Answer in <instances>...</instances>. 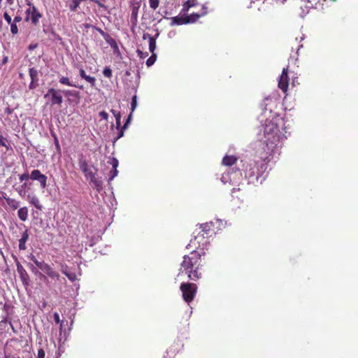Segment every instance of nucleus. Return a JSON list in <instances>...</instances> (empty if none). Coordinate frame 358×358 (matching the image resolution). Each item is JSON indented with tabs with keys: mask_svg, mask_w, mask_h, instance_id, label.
<instances>
[{
	"mask_svg": "<svg viewBox=\"0 0 358 358\" xmlns=\"http://www.w3.org/2000/svg\"><path fill=\"white\" fill-rule=\"evenodd\" d=\"M204 252L193 250L189 255L183 257L180 264V273H185L192 280H197L201 278V268L203 265L201 256Z\"/></svg>",
	"mask_w": 358,
	"mask_h": 358,
	"instance_id": "obj_1",
	"label": "nucleus"
},
{
	"mask_svg": "<svg viewBox=\"0 0 358 358\" xmlns=\"http://www.w3.org/2000/svg\"><path fill=\"white\" fill-rule=\"evenodd\" d=\"M264 153L261 155V158L265 160L272 155L280 143V131L278 124L271 120H266L264 127Z\"/></svg>",
	"mask_w": 358,
	"mask_h": 358,
	"instance_id": "obj_2",
	"label": "nucleus"
},
{
	"mask_svg": "<svg viewBox=\"0 0 358 358\" xmlns=\"http://www.w3.org/2000/svg\"><path fill=\"white\" fill-rule=\"evenodd\" d=\"M208 13V8L204 5L201 6V8L198 12H192L188 15L185 16H176L173 18V21L174 23L181 25L183 24H189V23H194L196 22L201 17L205 16Z\"/></svg>",
	"mask_w": 358,
	"mask_h": 358,
	"instance_id": "obj_3",
	"label": "nucleus"
},
{
	"mask_svg": "<svg viewBox=\"0 0 358 358\" xmlns=\"http://www.w3.org/2000/svg\"><path fill=\"white\" fill-rule=\"evenodd\" d=\"M180 290L182 292L183 300L187 303H191L197 292V285L192 282H182L180 284Z\"/></svg>",
	"mask_w": 358,
	"mask_h": 358,
	"instance_id": "obj_4",
	"label": "nucleus"
},
{
	"mask_svg": "<svg viewBox=\"0 0 358 358\" xmlns=\"http://www.w3.org/2000/svg\"><path fill=\"white\" fill-rule=\"evenodd\" d=\"M199 231L198 232L197 236H194V241L191 240L190 243L187 245V248H189L191 247V244L194 243V241H196L197 239H199L200 237L206 238L210 236L211 233L214 231V226L212 222H206L202 224H200L199 226Z\"/></svg>",
	"mask_w": 358,
	"mask_h": 358,
	"instance_id": "obj_5",
	"label": "nucleus"
},
{
	"mask_svg": "<svg viewBox=\"0 0 358 358\" xmlns=\"http://www.w3.org/2000/svg\"><path fill=\"white\" fill-rule=\"evenodd\" d=\"M243 167L244 168L243 170L245 171V177H258V176L260 175V169L259 166H257V162L255 161L250 163L244 162Z\"/></svg>",
	"mask_w": 358,
	"mask_h": 358,
	"instance_id": "obj_6",
	"label": "nucleus"
},
{
	"mask_svg": "<svg viewBox=\"0 0 358 358\" xmlns=\"http://www.w3.org/2000/svg\"><path fill=\"white\" fill-rule=\"evenodd\" d=\"M48 96H50L51 105H58L59 106H62L63 102V97L59 90H55L54 88H50L47 94H45L44 96L45 98H47Z\"/></svg>",
	"mask_w": 358,
	"mask_h": 358,
	"instance_id": "obj_7",
	"label": "nucleus"
},
{
	"mask_svg": "<svg viewBox=\"0 0 358 358\" xmlns=\"http://www.w3.org/2000/svg\"><path fill=\"white\" fill-rule=\"evenodd\" d=\"M289 83V71L288 67L284 68L282 69L281 76L278 80V87L283 92V93L287 94L288 90V86Z\"/></svg>",
	"mask_w": 358,
	"mask_h": 358,
	"instance_id": "obj_8",
	"label": "nucleus"
},
{
	"mask_svg": "<svg viewBox=\"0 0 358 358\" xmlns=\"http://www.w3.org/2000/svg\"><path fill=\"white\" fill-rule=\"evenodd\" d=\"M27 17L26 20L29 21L30 20L31 23L37 26L39 23V20L41 18L42 15L41 13L36 9L35 6H32L31 8H29L27 10Z\"/></svg>",
	"mask_w": 358,
	"mask_h": 358,
	"instance_id": "obj_9",
	"label": "nucleus"
},
{
	"mask_svg": "<svg viewBox=\"0 0 358 358\" xmlns=\"http://www.w3.org/2000/svg\"><path fill=\"white\" fill-rule=\"evenodd\" d=\"M30 178L33 180L38 181L41 188L45 189L47 187L48 178L45 175L43 174L39 170H33L30 174Z\"/></svg>",
	"mask_w": 358,
	"mask_h": 358,
	"instance_id": "obj_10",
	"label": "nucleus"
},
{
	"mask_svg": "<svg viewBox=\"0 0 358 358\" xmlns=\"http://www.w3.org/2000/svg\"><path fill=\"white\" fill-rule=\"evenodd\" d=\"M29 77L31 78V83L29 84V88L30 90H34L38 85V81H39L38 71L34 67L29 68Z\"/></svg>",
	"mask_w": 358,
	"mask_h": 358,
	"instance_id": "obj_11",
	"label": "nucleus"
},
{
	"mask_svg": "<svg viewBox=\"0 0 358 358\" xmlns=\"http://www.w3.org/2000/svg\"><path fill=\"white\" fill-rule=\"evenodd\" d=\"M17 266V271L19 273L20 278L22 282V284L27 287L29 285V276L26 271V270L24 268V267L22 266V264L17 262L16 264Z\"/></svg>",
	"mask_w": 358,
	"mask_h": 358,
	"instance_id": "obj_12",
	"label": "nucleus"
},
{
	"mask_svg": "<svg viewBox=\"0 0 358 358\" xmlns=\"http://www.w3.org/2000/svg\"><path fill=\"white\" fill-rule=\"evenodd\" d=\"M63 93L66 97H67L68 101L71 102L73 101H76V103H78L80 96V92L76 90H64Z\"/></svg>",
	"mask_w": 358,
	"mask_h": 358,
	"instance_id": "obj_13",
	"label": "nucleus"
},
{
	"mask_svg": "<svg viewBox=\"0 0 358 358\" xmlns=\"http://www.w3.org/2000/svg\"><path fill=\"white\" fill-rule=\"evenodd\" d=\"M79 75L83 79L89 83L92 87L95 86L96 81V78L94 77L87 75L85 71L82 66L79 68Z\"/></svg>",
	"mask_w": 358,
	"mask_h": 358,
	"instance_id": "obj_14",
	"label": "nucleus"
},
{
	"mask_svg": "<svg viewBox=\"0 0 358 358\" xmlns=\"http://www.w3.org/2000/svg\"><path fill=\"white\" fill-rule=\"evenodd\" d=\"M44 273H46L48 276L53 280H59L60 275L57 271H56L52 267H51L49 264H48L45 268L43 271Z\"/></svg>",
	"mask_w": 358,
	"mask_h": 358,
	"instance_id": "obj_15",
	"label": "nucleus"
},
{
	"mask_svg": "<svg viewBox=\"0 0 358 358\" xmlns=\"http://www.w3.org/2000/svg\"><path fill=\"white\" fill-rule=\"evenodd\" d=\"M238 158L234 155H225L222 159V164L231 166L237 162Z\"/></svg>",
	"mask_w": 358,
	"mask_h": 358,
	"instance_id": "obj_16",
	"label": "nucleus"
},
{
	"mask_svg": "<svg viewBox=\"0 0 358 358\" xmlns=\"http://www.w3.org/2000/svg\"><path fill=\"white\" fill-rule=\"evenodd\" d=\"M143 39L148 38L149 40V50L152 53H154V51L156 48V40L150 34L145 33L143 36Z\"/></svg>",
	"mask_w": 358,
	"mask_h": 358,
	"instance_id": "obj_17",
	"label": "nucleus"
},
{
	"mask_svg": "<svg viewBox=\"0 0 358 358\" xmlns=\"http://www.w3.org/2000/svg\"><path fill=\"white\" fill-rule=\"evenodd\" d=\"M59 83L62 85H64L69 87H74L79 88L80 90H83V85H77L72 83L68 77L62 76L59 78Z\"/></svg>",
	"mask_w": 358,
	"mask_h": 358,
	"instance_id": "obj_18",
	"label": "nucleus"
},
{
	"mask_svg": "<svg viewBox=\"0 0 358 358\" xmlns=\"http://www.w3.org/2000/svg\"><path fill=\"white\" fill-rule=\"evenodd\" d=\"M29 238V234L27 232V230H25L22 235L21 238L19 240V249L24 250H26V242L27 241Z\"/></svg>",
	"mask_w": 358,
	"mask_h": 358,
	"instance_id": "obj_19",
	"label": "nucleus"
},
{
	"mask_svg": "<svg viewBox=\"0 0 358 358\" xmlns=\"http://www.w3.org/2000/svg\"><path fill=\"white\" fill-rule=\"evenodd\" d=\"M4 199L6 200V203L13 210H16L20 207V201H17L16 199L10 197H4Z\"/></svg>",
	"mask_w": 358,
	"mask_h": 358,
	"instance_id": "obj_20",
	"label": "nucleus"
},
{
	"mask_svg": "<svg viewBox=\"0 0 358 358\" xmlns=\"http://www.w3.org/2000/svg\"><path fill=\"white\" fill-rule=\"evenodd\" d=\"M27 199H28L29 203L31 204H32L33 206H34V207L36 208H37L38 210H41L42 206L40 203L38 198L36 195H34V196L29 195Z\"/></svg>",
	"mask_w": 358,
	"mask_h": 358,
	"instance_id": "obj_21",
	"label": "nucleus"
},
{
	"mask_svg": "<svg viewBox=\"0 0 358 358\" xmlns=\"http://www.w3.org/2000/svg\"><path fill=\"white\" fill-rule=\"evenodd\" d=\"M198 5V3L195 0H187L182 5V11L185 13L189 10V9L192 7H195Z\"/></svg>",
	"mask_w": 358,
	"mask_h": 358,
	"instance_id": "obj_22",
	"label": "nucleus"
},
{
	"mask_svg": "<svg viewBox=\"0 0 358 358\" xmlns=\"http://www.w3.org/2000/svg\"><path fill=\"white\" fill-rule=\"evenodd\" d=\"M17 215L20 220L26 221L28 218V209L27 207L20 208L17 211Z\"/></svg>",
	"mask_w": 358,
	"mask_h": 358,
	"instance_id": "obj_23",
	"label": "nucleus"
},
{
	"mask_svg": "<svg viewBox=\"0 0 358 358\" xmlns=\"http://www.w3.org/2000/svg\"><path fill=\"white\" fill-rule=\"evenodd\" d=\"M130 119H131V115L128 117V118H127L126 122L124 123L123 127L120 129L118 135L115 138V141L118 140L119 138H122L124 136V129L127 128L128 124L130 122Z\"/></svg>",
	"mask_w": 358,
	"mask_h": 358,
	"instance_id": "obj_24",
	"label": "nucleus"
},
{
	"mask_svg": "<svg viewBox=\"0 0 358 358\" xmlns=\"http://www.w3.org/2000/svg\"><path fill=\"white\" fill-rule=\"evenodd\" d=\"M78 164L80 169L83 173L87 172L88 170H90L86 160L83 159H80Z\"/></svg>",
	"mask_w": 358,
	"mask_h": 358,
	"instance_id": "obj_25",
	"label": "nucleus"
},
{
	"mask_svg": "<svg viewBox=\"0 0 358 358\" xmlns=\"http://www.w3.org/2000/svg\"><path fill=\"white\" fill-rule=\"evenodd\" d=\"M157 59V55L155 53H152V55L147 59L146 65L148 66H151L154 64Z\"/></svg>",
	"mask_w": 358,
	"mask_h": 358,
	"instance_id": "obj_26",
	"label": "nucleus"
},
{
	"mask_svg": "<svg viewBox=\"0 0 358 358\" xmlns=\"http://www.w3.org/2000/svg\"><path fill=\"white\" fill-rule=\"evenodd\" d=\"M90 182L94 185L97 190H100L102 188L101 181L96 179V177L94 179L91 180Z\"/></svg>",
	"mask_w": 358,
	"mask_h": 358,
	"instance_id": "obj_27",
	"label": "nucleus"
},
{
	"mask_svg": "<svg viewBox=\"0 0 358 358\" xmlns=\"http://www.w3.org/2000/svg\"><path fill=\"white\" fill-rule=\"evenodd\" d=\"M148 1H149L150 7L152 9L156 10L158 8L159 3V0H148Z\"/></svg>",
	"mask_w": 358,
	"mask_h": 358,
	"instance_id": "obj_28",
	"label": "nucleus"
},
{
	"mask_svg": "<svg viewBox=\"0 0 358 358\" xmlns=\"http://www.w3.org/2000/svg\"><path fill=\"white\" fill-rule=\"evenodd\" d=\"M138 8V6H134L131 9V18H134L135 20L137 19Z\"/></svg>",
	"mask_w": 358,
	"mask_h": 358,
	"instance_id": "obj_29",
	"label": "nucleus"
},
{
	"mask_svg": "<svg viewBox=\"0 0 358 358\" xmlns=\"http://www.w3.org/2000/svg\"><path fill=\"white\" fill-rule=\"evenodd\" d=\"M103 74L105 77L110 78L112 77V70L109 67L106 66L103 69Z\"/></svg>",
	"mask_w": 358,
	"mask_h": 358,
	"instance_id": "obj_30",
	"label": "nucleus"
},
{
	"mask_svg": "<svg viewBox=\"0 0 358 358\" xmlns=\"http://www.w3.org/2000/svg\"><path fill=\"white\" fill-rule=\"evenodd\" d=\"M117 173H118L117 169H113L109 173L108 182H110L111 180H113L117 176Z\"/></svg>",
	"mask_w": 358,
	"mask_h": 358,
	"instance_id": "obj_31",
	"label": "nucleus"
},
{
	"mask_svg": "<svg viewBox=\"0 0 358 358\" xmlns=\"http://www.w3.org/2000/svg\"><path fill=\"white\" fill-rule=\"evenodd\" d=\"M48 264L45 263L44 261H42V262H39V261H36V264L35 265L38 268H40L41 271H44V269L45 268L46 266L48 265Z\"/></svg>",
	"mask_w": 358,
	"mask_h": 358,
	"instance_id": "obj_32",
	"label": "nucleus"
},
{
	"mask_svg": "<svg viewBox=\"0 0 358 358\" xmlns=\"http://www.w3.org/2000/svg\"><path fill=\"white\" fill-rule=\"evenodd\" d=\"M115 120H116L117 128L120 129V126H121V123H120V121H121V114H120V112H117L116 114H115Z\"/></svg>",
	"mask_w": 358,
	"mask_h": 358,
	"instance_id": "obj_33",
	"label": "nucleus"
},
{
	"mask_svg": "<svg viewBox=\"0 0 358 358\" xmlns=\"http://www.w3.org/2000/svg\"><path fill=\"white\" fill-rule=\"evenodd\" d=\"M66 276L69 278L71 282H74L77 279L76 274L73 272H69L66 273Z\"/></svg>",
	"mask_w": 358,
	"mask_h": 358,
	"instance_id": "obj_34",
	"label": "nucleus"
},
{
	"mask_svg": "<svg viewBox=\"0 0 358 358\" xmlns=\"http://www.w3.org/2000/svg\"><path fill=\"white\" fill-rule=\"evenodd\" d=\"M85 176L87 178H89L90 180L94 179L95 178V173H93L92 171L88 170L87 172H85Z\"/></svg>",
	"mask_w": 358,
	"mask_h": 358,
	"instance_id": "obj_35",
	"label": "nucleus"
},
{
	"mask_svg": "<svg viewBox=\"0 0 358 358\" xmlns=\"http://www.w3.org/2000/svg\"><path fill=\"white\" fill-rule=\"evenodd\" d=\"M10 24V31L13 34H17L18 33V28L15 23L12 22Z\"/></svg>",
	"mask_w": 358,
	"mask_h": 358,
	"instance_id": "obj_36",
	"label": "nucleus"
},
{
	"mask_svg": "<svg viewBox=\"0 0 358 358\" xmlns=\"http://www.w3.org/2000/svg\"><path fill=\"white\" fill-rule=\"evenodd\" d=\"M136 105H137L136 96L134 95L132 97V100H131V113L135 110Z\"/></svg>",
	"mask_w": 358,
	"mask_h": 358,
	"instance_id": "obj_37",
	"label": "nucleus"
},
{
	"mask_svg": "<svg viewBox=\"0 0 358 358\" xmlns=\"http://www.w3.org/2000/svg\"><path fill=\"white\" fill-rule=\"evenodd\" d=\"M54 320L57 324H59L60 322H64L63 320L60 319L59 315L58 313L55 312L53 315Z\"/></svg>",
	"mask_w": 358,
	"mask_h": 358,
	"instance_id": "obj_38",
	"label": "nucleus"
},
{
	"mask_svg": "<svg viewBox=\"0 0 358 358\" xmlns=\"http://www.w3.org/2000/svg\"><path fill=\"white\" fill-rule=\"evenodd\" d=\"M3 17L5 20L8 22V24H10L12 23V17L7 12L4 13Z\"/></svg>",
	"mask_w": 358,
	"mask_h": 358,
	"instance_id": "obj_39",
	"label": "nucleus"
},
{
	"mask_svg": "<svg viewBox=\"0 0 358 358\" xmlns=\"http://www.w3.org/2000/svg\"><path fill=\"white\" fill-rule=\"evenodd\" d=\"M110 164L113 166V169H117L118 164H119V162L116 158L113 157L111 160Z\"/></svg>",
	"mask_w": 358,
	"mask_h": 358,
	"instance_id": "obj_40",
	"label": "nucleus"
},
{
	"mask_svg": "<svg viewBox=\"0 0 358 358\" xmlns=\"http://www.w3.org/2000/svg\"><path fill=\"white\" fill-rule=\"evenodd\" d=\"M29 178H30V176L29 175L28 173H23V174L20 176V181L27 180Z\"/></svg>",
	"mask_w": 358,
	"mask_h": 358,
	"instance_id": "obj_41",
	"label": "nucleus"
},
{
	"mask_svg": "<svg viewBox=\"0 0 358 358\" xmlns=\"http://www.w3.org/2000/svg\"><path fill=\"white\" fill-rule=\"evenodd\" d=\"M54 143H55V145L57 151L58 152H61V147H60V145H59V142L58 138H55V140H54Z\"/></svg>",
	"mask_w": 358,
	"mask_h": 358,
	"instance_id": "obj_42",
	"label": "nucleus"
},
{
	"mask_svg": "<svg viewBox=\"0 0 358 358\" xmlns=\"http://www.w3.org/2000/svg\"><path fill=\"white\" fill-rule=\"evenodd\" d=\"M45 353L43 349L41 348L38 350L37 358H45Z\"/></svg>",
	"mask_w": 358,
	"mask_h": 358,
	"instance_id": "obj_43",
	"label": "nucleus"
},
{
	"mask_svg": "<svg viewBox=\"0 0 358 358\" xmlns=\"http://www.w3.org/2000/svg\"><path fill=\"white\" fill-rule=\"evenodd\" d=\"M99 116L105 120H108V113L106 112V111H101L99 113Z\"/></svg>",
	"mask_w": 358,
	"mask_h": 358,
	"instance_id": "obj_44",
	"label": "nucleus"
},
{
	"mask_svg": "<svg viewBox=\"0 0 358 358\" xmlns=\"http://www.w3.org/2000/svg\"><path fill=\"white\" fill-rule=\"evenodd\" d=\"M6 138H5L3 136L0 135V145L1 146L6 147Z\"/></svg>",
	"mask_w": 358,
	"mask_h": 358,
	"instance_id": "obj_45",
	"label": "nucleus"
},
{
	"mask_svg": "<svg viewBox=\"0 0 358 358\" xmlns=\"http://www.w3.org/2000/svg\"><path fill=\"white\" fill-rule=\"evenodd\" d=\"M137 52H138V56L141 57V58H145V57H147L148 55V52H143L141 50H137Z\"/></svg>",
	"mask_w": 358,
	"mask_h": 358,
	"instance_id": "obj_46",
	"label": "nucleus"
},
{
	"mask_svg": "<svg viewBox=\"0 0 358 358\" xmlns=\"http://www.w3.org/2000/svg\"><path fill=\"white\" fill-rule=\"evenodd\" d=\"M4 113L6 115H11L13 113V109L10 108V107H7V108H5Z\"/></svg>",
	"mask_w": 358,
	"mask_h": 358,
	"instance_id": "obj_47",
	"label": "nucleus"
},
{
	"mask_svg": "<svg viewBox=\"0 0 358 358\" xmlns=\"http://www.w3.org/2000/svg\"><path fill=\"white\" fill-rule=\"evenodd\" d=\"M28 258H29L31 261H32L34 264H36V261H38V259L36 258V257H35L34 255H32V254H31V255L28 257Z\"/></svg>",
	"mask_w": 358,
	"mask_h": 358,
	"instance_id": "obj_48",
	"label": "nucleus"
},
{
	"mask_svg": "<svg viewBox=\"0 0 358 358\" xmlns=\"http://www.w3.org/2000/svg\"><path fill=\"white\" fill-rule=\"evenodd\" d=\"M17 192H18V194L21 196H24V194L25 192L22 190V189L21 188H17L16 189Z\"/></svg>",
	"mask_w": 358,
	"mask_h": 358,
	"instance_id": "obj_49",
	"label": "nucleus"
},
{
	"mask_svg": "<svg viewBox=\"0 0 358 358\" xmlns=\"http://www.w3.org/2000/svg\"><path fill=\"white\" fill-rule=\"evenodd\" d=\"M22 20V17L20 16H15V18H14V22L13 23H17V22H19Z\"/></svg>",
	"mask_w": 358,
	"mask_h": 358,
	"instance_id": "obj_50",
	"label": "nucleus"
},
{
	"mask_svg": "<svg viewBox=\"0 0 358 358\" xmlns=\"http://www.w3.org/2000/svg\"><path fill=\"white\" fill-rule=\"evenodd\" d=\"M67 268L68 266L66 265L65 266H62V272L66 275V273H68L69 272L67 271Z\"/></svg>",
	"mask_w": 358,
	"mask_h": 358,
	"instance_id": "obj_51",
	"label": "nucleus"
},
{
	"mask_svg": "<svg viewBox=\"0 0 358 358\" xmlns=\"http://www.w3.org/2000/svg\"><path fill=\"white\" fill-rule=\"evenodd\" d=\"M36 46H37V44H35V45H30L29 46V50H34V48H36Z\"/></svg>",
	"mask_w": 358,
	"mask_h": 358,
	"instance_id": "obj_52",
	"label": "nucleus"
},
{
	"mask_svg": "<svg viewBox=\"0 0 358 358\" xmlns=\"http://www.w3.org/2000/svg\"><path fill=\"white\" fill-rule=\"evenodd\" d=\"M286 0H276L277 3H284Z\"/></svg>",
	"mask_w": 358,
	"mask_h": 358,
	"instance_id": "obj_53",
	"label": "nucleus"
},
{
	"mask_svg": "<svg viewBox=\"0 0 358 358\" xmlns=\"http://www.w3.org/2000/svg\"><path fill=\"white\" fill-rule=\"evenodd\" d=\"M8 62V57H5L3 60H2V63L3 64H6Z\"/></svg>",
	"mask_w": 358,
	"mask_h": 358,
	"instance_id": "obj_54",
	"label": "nucleus"
},
{
	"mask_svg": "<svg viewBox=\"0 0 358 358\" xmlns=\"http://www.w3.org/2000/svg\"><path fill=\"white\" fill-rule=\"evenodd\" d=\"M51 135L53 137L54 140H55V138H57L56 134L53 131H51Z\"/></svg>",
	"mask_w": 358,
	"mask_h": 358,
	"instance_id": "obj_55",
	"label": "nucleus"
},
{
	"mask_svg": "<svg viewBox=\"0 0 358 358\" xmlns=\"http://www.w3.org/2000/svg\"><path fill=\"white\" fill-rule=\"evenodd\" d=\"M97 30L99 31V32L101 35H103V36L104 35V34H105V33H104V31H103L102 29H97Z\"/></svg>",
	"mask_w": 358,
	"mask_h": 358,
	"instance_id": "obj_56",
	"label": "nucleus"
},
{
	"mask_svg": "<svg viewBox=\"0 0 358 358\" xmlns=\"http://www.w3.org/2000/svg\"><path fill=\"white\" fill-rule=\"evenodd\" d=\"M63 323H64V322H60V323H59V325H60V327H59L60 331H62V329H63Z\"/></svg>",
	"mask_w": 358,
	"mask_h": 358,
	"instance_id": "obj_57",
	"label": "nucleus"
},
{
	"mask_svg": "<svg viewBox=\"0 0 358 358\" xmlns=\"http://www.w3.org/2000/svg\"><path fill=\"white\" fill-rule=\"evenodd\" d=\"M7 2L9 3V4H13V2H14V0H7Z\"/></svg>",
	"mask_w": 358,
	"mask_h": 358,
	"instance_id": "obj_58",
	"label": "nucleus"
},
{
	"mask_svg": "<svg viewBox=\"0 0 358 358\" xmlns=\"http://www.w3.org/2000/svg\"><path fill=\"white\" fill-rule=\"evenodd\" d=\"M40 276H41V278H44V279H46L45 275H44L43 274H42V273H40Z\"/></svg>",
	"mask_w": 358,
	"mask_h": 358,
	"instance_id": "obj_59",
	"label": "nucleus"
},
{
	"mask_svg": "<svg viewBox=\"0 0 358 358\" xmlns=\"http://www.w3.org/2000/svg\"><path fill=\"white\" fill-rule=\"evenodd\" d=\"M111 112H112V113H113V114L115 115V114H116V113H117V111H116V110H114V109H112V110H111Z\"/></svg>",
	"mask_w": 358,
	"mask_h": 358,
	"instance_id": "obj_60",
	"label": "nucleus"
},
{
	"mask_svg": "<svg viewBox=\"0 0 358 358\" xmlns=\"http://www.w3.org/2000/svg\"><path fill=\"white\" fill-rule=\"evenodd\" d=\"M26 186H27V183H24V185H22V188L25 187Z\"/></svg>",
	"mask_w": 358,
	"mask_h": 358,
	"instance_id": "obj_61",
	"label": "nucleus"
},
{
	"mask_svg": "<svg viewBox=\"0 0 358 358\" xmlns=\"http://www.w3.org/2000/svg\"><path fill=\"white\" fill-rule=\"evenodd\" d=\"M20 78H23V74L22 73H20Z\"/></svg>",
	"mask_w": 358,
	"mask_h": 358,
	"instance_id": "obj_62",
	"label": "nucleus"
},
{
	"mask_svg": "<svg viewBox=\"0 0 358 358\" xmlns=\"http://www.w3.org/2000/svg\"><path fill=\"white\" fill-rule=\"evenodd\" d=\"M294 83H295V80H294V79H293V81H292L293 85H294Z\"/></svg>",
	"mask_w": 358,
	"mask_h": 358,
	"instance_id": "obj_63",
	"label": "nucleus"
},
{
	"mask_svg": "<svg viewBox=\"0 0 358 358\" xmlns=\"http://www.w3.org/2000/svg\"><path fill=\"white\" fill-rule=\"evenodd\" d=\"M6 358H8V357H6Z\"/></svg>",
	"mask_w": 358,
	"mask_h": 358,
	"instance_id": "obj_64",
	"label": "nucleus"
}]
</instances>
